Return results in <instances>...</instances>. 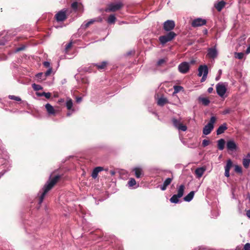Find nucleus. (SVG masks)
Masks as SVG:
<instances>
[{"label":"nucleus","instance_id":"1","mask_svg":"<svg viewBox=\"0 0 250 250\" xmlns=\"http://www.w3.org/2000/svg\"><path fill=\"white\" fill-rule=\"evenodd\" d=\"M61 178V176L59 175H56L52 178H50L47 183L44 186L42 189L43 192L41 194L39 198V204H41L43 201L46 193L50 190L57 183Z\"/></svg>","mask_w":250,"mask_h":250},{"label":"nucleus","instance_id":"2","mask_svg":"<svg viewBox=\"0 0 250 250\" xmlns=\"http://www.w3.org/2000/svg\"><path fill=\"white\" fill-rule=\"evenodd\" d=\"M177 36V34L173 31L168 32L166 35L161 36L159 38L160 43L165 44L167 42L172 41Z\"/></svg>","mask_w":250,"mask_h":250},{"label":"nucleus","instance_id":"3","mask_svg":"<svg viewBox=\"0 0 250 250\" xmlns=\"http://www.w3.org/2000/svg\"><path fill=\"white\" fill-rule=\"evenodd\" d=\"M217 118L214 116H212L209 122L206 125L203 129V133L204 135H208L210 133L214 128V124L216 122Z\"/></svg>","mask_w":250,"mask_h":250},{"label":"nucleus","instance_id":"4","mask_svg":"<svg viewBox=\"0 0 250 250\" xmlns=\"http://www.w3.org/2000/svg\"><path fill=\"white\" fill-rule=\"evenodd\" d=\"M123 6L124 4L121 2L116 3H111L107 5L104 11L106 12H114L120 10Z\"/></svg>","mask_w":250,"mask_h":250},{"label":"nucleus","instance_id":"5","mask_svg":"<svg viewBox=\"0 0 250 250\" xmlns=\"http://www.w3.org/2000/svg\"><path fill=\"white\" fill-rule=\"evenodd\" d=\"M172 123L173 126L180 130L185 131L187 129V126L181 123V119H177L173 118L172 119Z\"/></svg>","mask_w":250,"mask_h":250},{"label":"nucleus","instance_id":"6","mask_svg":"<svg viewBox=\"0 0 250 250\" xmlns=\"http://www.w3.org/2000/svg\"><path fill=\"white\" fill-rule=\"evenodd\" d=\"M67 10L63 9L58 12L55 16L56 21L58 22L64 21L67 18Z\"/></svg>","mask_w":250,"mask_h":250},{"label":"nucleus","instance_id":"7","mask_svg":"<svg viewBox=\"0 0 250 250\" xmlns=\"http://www.w3.org/2000/svg\"><path fill=\"white\" fill-rule=\"evenodd\" d=\"M175 26V22L172 20H167L163 23V29L167 32L172 31Z\"/></svg>","mask_w":250,"mask_h":250},{"label":"nucleus","instance_id":"8","mask_svg":"<svg viewBox=\"0 0 250 250\" xmlns=\"http://www.w3.org/2000/svg\"><path fill=\"white\" fill-rule=\"evenodd\" d=\"M227 91V88L223 83H218L216 85V92L217 94L222 97Z\"/></svg>","mask_w":250,"mask_h":250},{"label":"nucleus","instance_id":"9","mask_svg":"<svg viewBox=\"0 0 250 250\" xmlns=\"http://www.w3.org/2000/svg\"><path fill=\"white\" fill-rule=\"evenodd\" d=\"M189 69V64L188 62H184L181 63L178 66L179 71L183 74L187 73Z\"/></svg>","mask_w":250,"mask_h":250},{"label":"nucleus","instance_id":"10","mask_svg":"<svg viewBox=\"0 0 250 250\" xmlns=\"http://www.w3.org/2000/svg\"><path fill=\"white\" fill-rule=\"evenodd\" d=\"M207 21L205 19L201 18H197L192 21L191 25L193 27H197L205 25Z\"/></svg>","mask_w":250,"mask_h":250},{"label":"nucleus","instance_id":"11","mask_svg":"<svg viewBox=\"0 0 250 250\" xmlns=\"http://www.w3.org/2000/svg\"><path fill=\"white\" fill-rule=\"evenodd\" d=\"M237 146L233 140H229L227 142V148L229 150L234 151L237 149Z\"/></svg>","mask_w":250,"mask_h":250},{"label":"nucleus","instance_id":"12","mask_svg":"<svg viewBox=\"0 0 250 250\" xmlns=\"http://www.w3.org/2000/svg\"><path fill=\"white\" fill-rule=\"evenodd\" d=\"M232 167V162L231 160L229 159L227 162L226 166L225 167V176L229 177V170L231 167Z\"/></svg>","mask_w":250,"mask_h":250},{"label":"nucleus","instance_id":"13","mask_svg":"<svg viewBox=\"0 0 250 250\" xmlns=\"http://www.w3.org/2000/svg\"><path fill=\"white\" fill-rule=\"evenodd\" d=\"M217 52L215 48H210L208 49L207 56L212 59H214L217 57Z\"/></svg>","mask_w":250,"mask_h":250},{"label":"nucleus","instance_id":"14","mask_svg":"<svg viewBox=\"0 0 250 250\" xmlns=\"http://www.w3.org/2000/svg\"><path fill=\"white\" fill-rule=\"evenodd\" d=\"M173 179V176H172L171 178H167L164 181L163 185L160 187V188L162 190H165L167 187L169 186L171 183L172 180Z\"/></svg>","mask_w":250,"mask_h":250},{"label":"nucleus","instance_id":"15","mask_svg":"<svg viewBox=\"0 0 250 250\" xmlns=\"http://www.w3.org/2000/svg\"><path fill=\"white\" fill-rule=\"evenodd\" d=\"M250 164V154L248 153L245 158L243 159V165L245 168H248Z\"/></svg>","mask_w":250,"mask_h":250},{"label":"nucleus","instance_id":"16","mask_svg":"<svg viewBox=\"0 0 250 250\" xmlns=\"http://www.w3.org/2000/svg\"><path fill=\"white\" fill-rule=\"evenodd\" d=\"M45 107L48 114L53 115L55 114V110L50 104H46L45 105Z\"/></svg>","mask_w":250,"mask_h":250},{"label":"nucleus","instance_id":"17","mask_svg":"<svg viewBox=\"0 0 250 250\" xmlns=\"http://www.w3.org/2000/svg\"><path fill=\"white\" fill-rule=\"evenodd\" d=\"M206 170V168L204 167H199L196 169L195 173L198 178H200L203 175Z\"/></svg>","mask_w":250,"mask_h":250},{"label":"nucleus","instance_id":"18","mask_svg":"<svg viewBox=\"0 0 250 250\" xmlns=\"http://www.w3.org/2000/svg\"><path fill=\"white\" fill-rule=\"evenodd\" d=\"M135 172V175L136 178H139L144 175L142 168L140 167H135L133 170Z\"/></svg>","mask_w":250,"mask_h":250},{"label":"nucleus","instance_id":"19","mask_svg":"<svg viewBox=\"0 0 250 250\" xmlns=\"http://www.w3.org/2000/svg\"><path fill=\"white\" fill-rule=\"evenodd\" d=\"M103 169H104L103 167H95L93 169L92 173L91 176H92V178L94 179H95L96 178H97L99 172L102 171L103 170Z\"/></svg>","mask_w":250,"mask_h":250},{"label":"nucleus","instance_id":"20","mask_svg":"<svg viewBox=\"0 0 250 250\" xmlns=\"http://www.w3.org/2000/svg\"><path fill=\"white\" fill-rule=\"evenodd\" d=\"M228 128L227 124L226 123L220 125L216 130V133L217 135H220L224 132V131Z\"/></svg>","mask_w":250,"mask_h":250},{"label":"nucleus","instance_id":"21","mask_svg":"<svg viewBox=\"0 0 250 250\" xmlns=\"http://www.w3.org/2000/svg\"><path fill=\"white\" fill-rule=\"evenodd\" d=\"M205 69H207V71L208 72V68L207 65H200L198 68V76L201 77L203 74H205Z\"/></svg>","mask_w":250,"mask_h":250},{"label":"nucleus","instance_id":"22","mask_svg":"<svg viewBox=\"0 0 250 250\" xmlns=\"http://www.w3.org/2000/svg\"><path fill=\"white\" fill-rule=\"evenodd\" d=\"M226 2L223 1H220L218 2L215 5V7L218 11L220 12L225 7Z\"/></svg>","mask_w":250,"mask_h":250},{"label":"nucleus","instance_id":"23","mask_svg":"<svg viewBox=\"0 0 250 250\" xmlns=\"http://www.w3.org/2000/svg\"><path fill=\"white\" fill-rule=\"evenodd\" d=\"M194 194L195 192L194 191H190L184 198V201L186 202H190L193 199Z\"/></svg>","mask_w":250,"mask_h":250},{"label":"nucleus","instance_id":"24","mask_svg":"<svg viewBox=\"0 0 250 250\" xmlns=\"http://www.w3.org/2000/svg\"><path fill=\"white\" fill-rule=\"evenodd\" d=\"M185 188V187L184 185H181L180 186L178 189V192L176 194L177 196L179 197L180 198L182 197L184 195V190Z\"/></svg>","mask_w":250,"mask_h":250},{"label":"nucleus","instance_id":"25","mask_svg":"<svg viewBox=\"0 0 250 250\" xmlns=\"http://www.w3.org/2000/svg\"><path fill=\"white\" fill-rule=\"evenodd\" d=\"M217 143H218V144H217L218 148L221 150H223L225 147V140L223 139H221L217 141Z\"/></svg>","mask_w":250,"mask_h":250},{"label":"nucleus","instance_id":"26","mask_svg":"<svg viewBox=\"0 0 250 250\" xmlns=\"http://www.w3.org/2000/svg\"><path fill=\"white\" fill-rule=\"evenodd\" d=\"M116 21V18L114 15H110L107 19V22L108 24H114Z\"/></svg>","mask_w":250,"mask_h":250},{"label":"nucleus","instance_id":"27","mask_svg":"<svg viewBox=\"0 0 250 250\" xmlns=\"http://www.w3.org/2000/svg\"><path fill=\"white\" fill-rule=\"evenodd\" d=\"M107 64V62L105 61H104L100 64L96 63L94 64V65L98 69L101 70L104 69L106 67Z\"/></svg>","mask_w":250,"mask_h":250},{"label":"nucleus","instance_id":"28","mask_svg":"<svg viewBox=\"0 0 250 250\" xmlns=\"http://www.w3.org/2000/svg\"><path fill=\"white\" fill-rule=\"evenodd\" d=\"M66 106L68 110H72L73 111L74 110V109H72L73 102L71 99L67 98L66 103Z\"/></svg>","mask_w":250,"mask_h":250},{"label":"nucleus","instance_id":"29","mask_svg":"<svg viewBox=\"0 0 250 250\" xmlns=\"http://www.w3.org/2000/svg\"><path fill=\"white\" fill-rule=\"evenodd\" d=\"M167 100L165 98H160L158 99L157 104L160 106H163L165 104L167 103Z\"/></svg>","mask_w":250,"mask_h":250},{"label":"nucleus","instance_id":"30","mask_svg":"<svg viewBox=\"0 0 250 250\" xmlns=\"http://www.w3.org/2000/svg\"><path fill=\"white\" fill-rule=\"evenodd\" d=\"M179 198H180L179 197L177 196L176 194H174L170 198L169 200L171 203L176 204L179 201Z\"/></svg>","mask_w":250,"mask_h":250},{"label":"nucleus","instance_id":"31","mask_svg":"<svg viewBox=\"0 0 250 250\" xmlns=\"http://www.w3.org/2000/svg\"><path fill=\"white\" fill-rule=\"evenodd\" d=\"M199 100L204 105H208L210 103L209 100L206 98H199Z\"/></svg>","mask_w":250,"mask_h":250},{"label":"nucleus","instance_id":"32","mask_svg":"<svg viewBox=\"0 0 250 250\" xmlns=\"http://www.w3.org/2000/svg\"><path fill=\"white\" fill-rule=\"evenodd\" d=\"M95 23V21H94V19H91L89 21H87V22H86L84 25H83V26H84V28L85 29H86L91 24H93Z\"/></svg>","mask_w":250,"mask_h":250},{"label":"nucleus","instance_id":"33","mask_svg":"<svg viewBox=\"0 0 250 250\" xmlns=\"http://www.w3.org/2000/svg\"><path fill=\"white\" fill-rule=\"evenodd\" d=\"M9 99L13 100L18 102H21V99L20 97L16 96L15 95H9L8 96Z\"/></svg>","mask_w":250,"mask_h":250},{"label":"nucleus","instance_id":"34","mask_svg":"<svg viewBox=\"0 0 250 250\" xmlns=\"http://www.w3.org/2000/svg\"><path fill=\"white\" fill-rule=\"evenodd\" d=\"M32 87L35 91H39L42 89V87L40 85L35 83L32 84Z\"/></svg>","mask_w":250,"mask_h":250},{"label":"nucleus","instance_id":"35","mask_svg":"<svg viewBox=\"0 0 250 250\" xmlns=\"http://www.w3.org/2000/svg\"><path fill=\"white\" fill-rule=\"evenodd\" d=\"M234 167H235L234 170L236 173H240V174H241L242 173V169L241 167H240L238 165H235Z\"/></svg>","mask_w":250,"mask_h":250},{"label":"nucleus","instance_id":"36","mask_svg":"<svg viewBox=\"0 0 250 250\" xmlns=\"http://www.w3.org/2000/svg\"><path fill=\"white\" fill-rule=\"evenodd\" d=\"M244 54L243 52H239L235 53V57L238 59H242L244 57Z\"/></svg>","mask_w":250,"mask_h":250},{"label":"nucleus","instance_id":"37","mask_svg":"<svg viewBox=\"0 0 250 250\" xmlns=\"http://www.w3.org/2000/svg\"><path fill=\"white\" fill-rule=\"evenodd\" d=\"M136 184V181L134 178H131L128 182V184L129 187H132Z\"/></svg>","mask_w":250,"mask_h":250},{"label":"nucleus","instance_id":"38","mask_svg":"<svg viewBox=\"0 0 250 250\" xmlns=\"http://www.w3.org/2000/svg\"><path fill=\"white\" fill-rule=\"evenodd\" d=\"M174 90V93H178L183 89V87L179 85H175L173 87Z\"/></svg>","mask_w":250,"mask_h":250},{"label":"nucleus","instance_id":"39","mask_svg":"<svg viewBox=\"0 0 250 250\" xmlns=\"http://www.w3.org/2000/svg\"><path fill=\"white\" fill-rule=\"evenodd\" d=\"M78 3L76 1L73 2L71 4V7L74 10H77V9H78Z\"/></svg>","mask_w":250,"mask_h":250},{"label":"nucleus","instance_id":"40","mask_svg":"<svg viewBox=\"0 0 250 250\" xmlns=\"http://www.w3.org/2000/svg\"><path fill=\"white\" fill-rule=\"evenodd\" d=\"M52 71V68L51 67V68H49L48 70H47L46 72L44 74V76H45V78L47 77V76H49L51 72ZM45 78H44V79H45Z\"/></svg>","mask_w":250,"mask_h":250},{"label":"nucleus","instance_id":"41","mask_svg":"<svg viewBox=\"0 0 250 250\" xmlns=\"http://www.w3.org/2000/svg\"><path fill=\"white\" fill-rule=\"evenodd\" d=\"M209 144H210V141L209 140L205 139L202 142V146L203 147H205V146H208Z\"/></svg>","mask_w":250,"mask_h":250},{"label":"nucleus","instance_id":"42","mask_svg":"<svg viewBox=\"0 0 250 250\" xmlns=\"http://www.w3.org/2000/svg\"><path fill=\"white\" fill-rule=\"evenodd\" d=\"M231 111H232V110H231L230 108H226V109H225V110L222 112V114H224V115L227 114H229V113H230Z\"/></svg>","mask_w":250,"mask_h":250},{"label":"nucleus","instance_id":"43","mask_svg":"<svg viewBox=\"0 0 250 250\" xmlns=\"http://www.w3.org/2000/svg\"><path fill=\"white\" fill-rule=\"evenodd\" d=\"M207 75H208V71H207V69H205V74H203V77L201 79V82H203V81H205V80L207 78Z\"/></svg>","mask_w":250,"mask_h":250},{"label":"nucleus","instance_id":"44","mask_svg":"<svg viewBox=\"0 0 250 250\" xmlns=\"http://www.w3.org/2000/svg\"><path fill=\"white\" fill-rule=\"evenodd\" d=\"M43 96L47 99H49L51 97V94L50 92H43Z\"/></svg>","mask_w":250,"mask_h":250},{"label":"nucleus","instance_id":"45","mask_svg":"<svg viewBox=\"0 0 250 250\" xmlns=\"http://www.w3.org/2000/svg\"><path fill=\"white\" fill-rule=\"evenodd\" d=\"M95 22H101L103 21V18L101 17H98L94 19Z\"/></svg>","mask_w":250,"mask_h":250},{"label":"nucleus","instance_id":"46","mask_svg":"<svg viewBox=\"0 0 250 250\" xmlns=\"http://www.w3.org/2000/svg\"><path fill=\"white\" fill-rule=\"evenodd\" d=\"M244 250H250V243H246L244 247Z\"/></svg>","mask_w":250,"mask_h":250},{"label":"nucleus","instance_id":"47","mask_svg":"<svg viewBox=\"0 0 250 250\" xmlns=\"http://www.w3.org/2000/svg\"><path fill=\"white\" fill-rule=\"evenodd\" d=\"M25 47L24 45L21 46V47H18L16 49V52H19L21 51H22L24 50Z\"/></svg>","mask_w":250,"mask_h":250},{"label":"nucleus","instance_id":"48","mask_svg":"<svg viewBox=\"0 0 250 250\" xmlns=\"http://www.w3.org/2000/svg\"><path fill=\"white\" fill-rule=\"evenodd\" d=\"M72 47V43L71 42H69L68 43H67L66 45V46H65V50L66 51H68L69 50V49Z\"/></svg>","mask_w":250,"mask_h":250},{"label":"nucleus","instance_id":"49","mask_svg":"<svg viewBox=\"0 0 250 250\" xmlns=\"http://www.w3.org/2000/svg\"><path fill=\"white\" fill-rule=\"evenodd\" d=\"M165 62V60L164 59H160L157 62V65L160 66L162 64H163Z\"/></svg>","mask_w":250,"mask_h":250},{"label":"nucleus","instance_id":"50","mask_svg":"<svg viewBox=\"0 0 250 250\" xmlns=\"http://www.w3.org/2000/svg\"><path fill=\"white\" fill-rule=\"evenodd\" d=\"M207 248L204 246H199L195 248L194 250H206Z\"/></svg>","mask_w":250,"mask_h":250},{"label":"nucleus","instance_id":"51","mask_svg":"<svg viewBox=\"0 0 250 250\" xmlns=\"http://www.w3.org/2000/svg\"><path fill=\"white\" fill-rule=\"evenodd\" d=\"M239 2L241 3H250V0H239Z\"/></svg>","mask_w":250,"mask_h":250},{"label":"nucleus","instance_id":"52","mask_svg":"<svg viewBox=\"0 0 250 250\" xmlns=\"http://www.w3.org/2000/svg\"><path fill=\"white\" fill-rule=\"evenodd\" d=\"M43 64L44 66L46 68L49 67L50 66V63L48 62H44L43 63Z\"/></svg>","mask_w":250,"mask_h":250},{"label":"nucleus","instance_id":"53","mask_svg":"<svg viewBox=\"0 0 250 250\" xmlns=\"http://www.w3.org/2000/svg\"><path fill=\"white\" fill-rule=\"evenodd\" d=\"M82 100V98L81 97H77L76 98V102L77 103H80Z\"/></svg>","mask_w":250,"mask_h":250},{"label":"nucleus","instance_id":"54","mask_svg":"<svg viewBox=\"0 0 250 250\" xmlns=\"http://www.w3.org/2000/svg\"><path fill=\"white\" fill-rule=\"evenodd\" d=\"M43 75V73H38L37 75H36V77L38 78H39V79H41V77L42 76V75Z\"/></svg>","mask_w":250,"mask_h":250},{"label":"nucleus","instance_id":"55","mask_svg":"<svg viewBox=\"0 0 250 250\" xmlns=\"http://www.w3.org/2000/svg\"><path fill=\"white\" fill-rule=\"evenodd\" d=\"M213 90V89L212 87H209L208 89V92L209 93H211L212 91Z\"/></svg>","mask_w":250,"mask_h":250},{"label":"nucleus","instance_id":"56","mask_svg":"<svg viewBox=\"0 0 250 250\" xmlns=\"http://www.w3.org/2000/svg\"><path fill=\"white\" fill-rule=\"evenodd\" d=\"M246 214L248 217L250 218V210H248L247 211Z\"/></svg>","mask_w":250,"mask_h":250},{"label":"nucleus","instance_id":"57","mask_svg":"<svg viewBox=\"0 0 250 250\" xmlns=\"http://www.w3.org/2000/svg\"><path fill=\"white\" fill-rule=\"evenodd\" d=\"M246 52L247 54L250 53V45L247 48Z\"/></svg>","mask_w":250,"mask_h":250},{"label":"nucleus","instance_id":"58","mask_svg":"<svg viewBox=\"0 0 250 250\" xmlns=\"http://www.w3.org/2000/svg\"><path fill=\"white\" fill-rule=\"evenodd\" d=\"M109 173L112 176L115 174V172L114 170H110Z\"/></svg>","mask_w":250,"mask_h":250},{"label":"nucleus","instance_id":"59","mask_svg":"<svg viewBox=\"0 0 250 250\" xmlns=\"http://www.w3.org/2000/svg\"><path fill=\"white\" fill-rule=\"evenodd\" d=\"M64 101L63 99H61L60 100H59L58 102L59 103H62Z\"/></svg>","mask_w":250,"mask_h":250},{"label":"nucleus","instance_id":"60","mask_svg":"<svg viewBox=\"0 0 250 250\" xmlns=\"http://www.w3.org/2000/svg\"><path fill=\"white\" fill-rule=\"evenodd\" d=\"M70 115H71V113H70L69 112L67 113V116H70Z\"/></svg>","mask_w":250,"mask_h":250},{"label":"nucleus","instance_id":"61","mask_svg":"<svg viewBox=\"0 0 250 250\" xmlns=\"http://www.w3.org/2000/svg\"><path fill=\"white\" fill-rule=\"evenodd\" d=\"M38 95H39V96H43V92H42V93H41V94H38Z\"/></svg>","mask_w":250,"mask_h":250},{"label":"nucleus","instance_id":"62","mask_svg":"<svg viewBox=\"0 0 250 250\" xmlns=\"http://www.w3.org/2000/svg\"><path fill=\"white\" fill-rule=\"evenodd\" d=\"M54 97H58V94H55V95H54Z\"/></svg>","mask_w":250,"mask_h":250}]
</instances>
